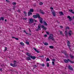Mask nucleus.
<instances>
[{"mask_svg": "<svg viewBox=\"0 0 74 74\" xmlns=\"http://www.w3.org/2000/svg\"><path fill=\"white\" fill-rule=\"evenodd\" d=\"M53 37V34H50V36L48 37V39L49 40H52V41H54L55 39H54Z\"/></svg>", "mask_w": 74, "mask_h": 74, "instance_id": "1", "label": "nucleus"}, {"mask_svg": "<svg viewBox=\"0 0 74 74\" xmlns=\"http://www.w3.org/2000/svg\"><path fill=\"white\" fill-rule=\"evenodd\" d=\"M40 14L38 13H37V14L36 15H34L33 16V17L35 19H36V18H40Z\"/></svg>", "mask_w": 74, "mask_h": 74, "instance_id": "2", "label": "nucleus"}, {"mask_svg": "<svg viewBox=\"0 0 74 74\" xmlns=\"http://www.w3.org/2000/svg\"><path fill=\"white\" fill-rule=\"evenodd\" d=\"M38 19L39 20V22L40 23L42 24L43 23V22H42V21H43V19L42 18H41V17L40 16V18H38Z\"/></svg>", "mask_w": 74, "mask_h": 74, "instance_id": "3", "label": "nucleus"}, {"mask_svg": "<svg viewBox=\"0 0 74 74\" xmlns=\"http://www.w3.org/2000/svg\"><path fill=\"white\" fill-rule=\"evenodd\" d=\"M40 30H41V24H39L38 26V28L36 29V31H38Z\"/></svg>", "mask_w": 74, "mask_h": 74, "instance_id": "4", "label": "nucleus"}, {"mask_svg": "<svg viewBox=\"0 0 74 74\" xmlns=\"http://www.w3.org/2000/svg\"><path fill=\"white\" fill-rule=\"evenodd\" d=\"M33 22H34V20L32 18H31L29 19V23L30 24L33 23Z\"/></svg>", "mask_w": 74, "mask_h": 74, "instance_id": "5", "label": "nucleus"}, {"mask_svg": "<svg viewBox=\"0 0 74 74\" xmlns=\"http://www.w3.org/2000/svg\"><path fill=\"white\" fill-rule=\"evenodd\" d=\"M67 18H69V21L70 22L72 21H73V19L71 18V17H70V16H67Z\"/></svg>", "mask_w": 74, "mask_h": 74, "instance_id": "6", "label": "nucleus"}, {"mask_svg": "<svg viewBox=\"0 0 74 74\" xmlns=\"http://www.w3.org/2000/svg\"><path fill=\"white\" fill-rule=\"evenodd\" d=\"M52 14L53 16H56V12L55 11V10L53 11Z\"/></svg>", "mask_w": 74, "mask_h": 74, "instance_id": "7", "label": "nucleus"}, {"mask_svg": "<svg viewBox=\"0 0 74 74\" xmlns=\"http://www.w3.org/2000/svg\"><path fill=\"white\" fill-rule=\"evenodd\" d=\"M69 60H70V59H68L67 60H66L65 59H64V62H65V63H69Z\"/></svg>", "mask_w": 74, "mask_h": 74, "instance_id": "8", "label": "nucleus"}, {"mask_svg": "<svg viewBox=\"0 0 74 74\" xmlns=\"http://www.w3.org/2000/svg\"><path fill=\"white\" fill-rule=\"evenodd\" d=\"M41 27L43 29H44L45 30L47 29V28L45 27V26L44 25H42L41 26Z\"/></svg>", "mask_w": 74, "mask_h": 74, "instance_id": "9", "label": "nucleus"}, {"mask_svg": "<svg viewBox=\"0 0 74 74\" xmlns=\"http://www.w3.org/2000/svg\"><path fill=\"white\" fill-rule=\"evenodd\" d=\"M68 69H69L70 70H72V71L73 70V68L70 65H69Z\"/></svg>", "mask_w": 74, "mask_h": 74, "instance_id": "10", "label": "nucleus"}, {"mask_svg": "<svg viewBox=\"0 0 74 74\" xmlns=\"http://www.w3.org/2000/svg\"><path fill=\"white\" fill-rule=\"evenodd\" d=\"M26 60H31V58L30 57H27L26 58Z\"/></svg>", "mask_w": 74, "mask_h": 74, "instance_id": "11", "label": "nucleus"}, {"mask_svg": "<svg viewBox=\"0 0 74 74\" xmlns=\"http://www.w3.org/2000/svg\"><path fill=\"white\" fill-rule=\"evenodd\" d=\"M31 58V59H33V60H34V59H36V57L34 56H32L31 55V56H30Z\"/></svg>", "mask_w": 74, "mask_h": 74, "instance_id": "12", "label": "nucleus"}, {"mask_svg": "<svg viewBox=\"0 0 74 74\" xmlns=\"http://www.w3.org/2000/svg\"><path fill=\"white\" fill-rule=\"evenodd\" d=\"M26 55H27V56H28L30 57V56H32V55H31V54L29 53L28 52H27Z\"/></svg>", "mask_w": 74, "mask_h": 74, "instance_id": "13", "label": "nucleus"}, {"mask_svg": "<svg viewBox=\"0 0 74 74\" xmlns=\"http://www.w3.org/2000/svg\"><path fill=\"white\" fill-rule=\"evenodd\" d=\"M43 25H45V26H48V24L45 22V21H43Z\"/></svg>", "mask_w": 74, "mask_h": 74, "instance_id": "14", "label": "nucleus"}, {"mask_svg": "<svg viewBox=\"0 0 74 74\" xmlns=\"http://www.w3.org/2000/svg\"><path fill=\"white\" fill-rule=\"evenodd\" d=\"M59 14L60 15H64V14H63V13L62 12H59Z\"/></svg>", "mask_w": 74, "mask_h": 74, "instance_id": "15", "label": "nucleus"}, {"mask_svg": "<svg viewBox=\"0 0 74 74\" xmlns=\"http://www.w3.org/2000/svg\"><path fill=\"white\" fill-rule=\"evenodd\" d=\"M69 56L71 59H74V56L72 55L71 54H69Z\"/></svg>", "mask_w": 74, "mask_h": 74, "instance_id": "16", "label": "nucleus"}, {"mask_svg": "<svg viewBox=\"0 0 74 74\" xmlns=\"http://www.w3.org/2000/svg\"><path fill=\"white\" fill-rule=\"evenodd\" d=\"M40 13H41V14H45V12H42V10H41V9L40 10Z\"/></svg>", "mask_w": 74, "mask_h": 74, "instance_id": "17", "label": "nucleus"}, {"mask_svg": "<svg viewBox=\"0 0 74 74\" xmlns=\"http://www.w3.org/2000/svg\"><path fill=\"white\" fill-rule=\"evenodd\" d=\"M10 66H12L13 67H16L17 66V65H15L14 64H13L12 63L10 64Z\"/></svg>", "mask_w": 74, "mask_h": 74, "instance_id": "18", "label": "nucleus"}, {"mask_svg": "<svg viewBox=\"0 0 74 74\" xmlns=\"http://www.w3.org/2000/svg\"><path fill=\"white\" fill-rule=\"evenodd\" d=\"M23 32H24V33H25L26 34H28L30 36H31V35H32V34H29V33H27L26 32L25 30H24Z\"/></svg>", "mask_w": 74, "mask_h": 74, "instance_id": "19", "label": "nucleus"}, {"mask_svg": "<svg viewBox=\"0 0 74 74\" xmlns=\"http://www.w3.org/2000/svg\"><path fill=\"white\" fill-rule=\"evenodd\" d=\"M28 16H30V15H32V13L31 12H29V11L28 12Z\"/></svg>", "mask_w": 74, "mask_h": 74, "instance_id": "20", "label": "nucleus"}, {"mask_svg": "<svg viewBox=\"0 0 74 74\" xmlns=\"http://www.w3.org/2000/svg\"><path fill=\"white\" fill-rule=\"evenodd\" d=\"M65 36L66 37H67V36H68V33H67V31H65Z\"/></svg>", "mask_w": 74, "mask_h": 74, "instance_id": "21", "label": "nucleus"}, {"mask_svg": "<svg viewBox=\"0 0 74 74\" xmlns=\"http://www.w3.org/2000/svg\"><path fill=\"white\" fill-rule=\"evenodd\" d=\"M69 62H70V63H71L73 64L74 63V61H71L70 60H69Z\"/></svg>", "mask_w": 74, "mask_h": 74, "instance_id": "22", "label": "nucleus"}, {"mask_svg": "<svg viewBox=\"0 0 74 74\" xmlns=\"http://www.w3.org/2000/svg\"><path fill=\"white\" fill-rule=\"evenodd\" d=\"M13 64L14 65H16V61L14 60Z\"/></svg>", "mask_w": 74, "mask_h": 74, "instance_id": "23", "label": "nucleus"}, {"mask_svg": "<svg viewBox=\"0 0 74 74\" xmlns=\"http://www.w3.org/2000/svg\"><path fill=\"white\" fill-rule=\"evenodd\" d=\"M29 12H34V10L33 9H31L30 10Z\"/></svg>", "mask_w": 74, "mask_h": 74, "instance_id": "24", "label": "nucleus"}, {"mask_svg": "<svg viewBox=\"0 0 74 74\" xmlns=\"http://www.w3.org/2000/svg\"><path fill=\"white\" fill-rule=\"evenodd\" d=\"M67 46H68V47L69 48V49L70 51H71V48H70V45L69 44H68L67 45Z\"/></svg>", "mask_w": 74, "mask_h": 74, "instance_id": "25", "label": "nucleus"}, {"mask_svg": "<svg viewBox=\"0 0 74 74\" xmlns=\"http://www.w3.org/2000/svg\"><path fill=\"white\" fill-rule=\"evenodd\" d=\"M49 48L51 49H53L54 48V47L53 46H49Z\"/></svg>", "mask_w": 74, "mask_h": 74, "instance_id": "26", "label": "nucleus"}, {"mask_svg": "<svg viewBox=\"0 0 74 74\" xmlns=\"http://www.w3.org/2000/svg\"><path fill=\"white\" fill-rule=\"evenodd\" d=\"M20 44L21 45H22V46H24L25 45V44L23 42H21L20 43Z\"/></svg>", "mask_w": 74, "mask_h": 74, "instance_id": "27", "label": "nucleus"}, {"mask_svg": "<svg viewBox=\"0 0 74 74\" xmlns=\"http://www.w3.org/2000/svg\"><path fill=\"white\" fill-rule=\"evenodd\" d=\"M44 44L45 45H48V43L46 42H45V43H44Z\"/></svg>", "mask_w": 74, "mask_h": 74, "instance_id": "28", "label": "nucleus"}, {"mask_svg": "<svg viewBox=\"0 0 74 74\" xmlns=\"http://www.w3.org/2000/svg\"><path fill=\"white\" fill-rule=\"evenodd\" d=\"M63 53L65 55H66V51H63Z\"/></svg>", "mask_w": 74, "mask_h": 74, "instance_id": "29", "label": "nucleus"}, {"mask_svg": "<svg viewBox=\"0 0 74 74\" xmlns=\"http://www.w3.org/2000/svg\"><path fill=\"white\" fill-rule=\"evenodd\" d=\"M67 45L68 44V45H69V44H70V41H69L68 40H67Z\"/></svg>", "mask_w": 74, "mask_h": 74, "instance_id": "30", "label": "nucleus"}, {"mask_svg": "<svg viewBox=\"0 0 74 74\" xmlns=\"http://www.w3.org/2000/svg\"><path fill=\"white\" fill-rule=\"evenodd\" d=\"M48 61H50V60L48 58H47L46 59V62H48Z\"/></svg>", "mask_w": 74, "mask_h": 74, "instance_id": "31", "label": "nucleus"}, {"mask_svg": "<svg viewBox=\"0 0 74 74\" xmlns=\"http://www.w3.org/2000/svg\"><path fill=\"white\" fill-rule=\"evenodd\" d=\"M59 32L60 33V34H62V35H63V32L62 31H59Z\"/></svg>", "mask_w": 74, "mask_h": 74, "instance_id": "32", "label": "nucleus"}, {"mask_svg": "<svg viewBox=\"0 0 74 74\" xmlns=\"http://www.w3.org/2000/svg\"><path fill=\"white\" fill-rule=\"evenodd\" d=\"M1 20H2V21H4V17H1Z\"/></svg>", "mask_w": 74, "mask_h": 74, "instance_id": "33", "label": "nucleus"}, {"mask_svg": "<svg viewBox=\"0 0 74 74\" xmlns=\"http://www.w3.org/2000/svg\"><path fill=\"white\" fill-rule=\"evenodd\" d=\"M25 43L27 45H29V42H26Z\"/></svg>", "mask_w": 74, "mask_h": 74, "instance_id": "34", "label": "nucleus"}, {"mask_svg": "<svg viewBox=\"0 0 74 74\" xmlns=\"http://www.w3.org/2000/svg\"><path fill=\"white\" fill-rule=\"evenodd\" d=\"M69 11H70V12H71V13H72V12H73V10H71V9H70V10H69Z\"/></svg>", "mask_w": 74, "mask_h": 74, "instance_id": "35", "label": "nucleus"}, {"mask_svg": "<svg viewBox=\"0 0 74 74\" xmlns=\"http://www.w3.org/2000/svg\"><path fill=\"white\" fill-rule=\"evenodd\" d=\"M46 34H47L48 35H49V33L48 32H47V31H46Z\"/></svg>", "mask_w": 74, "mask_h": 74, "instance_id": "36", "label": "nucleus"}, {"mask_svg": "<svg viewBox=\"0 0 74 74\" xmlns=\"http://www.w3.org/2000/svg\"><path fill=\"white\" fill-rule=\"evenodd\" d=\"M52 64H53V66H55V62H54L53 61L52 62Z\"/></svg>", "mask_w": 74, "mask_h": 74, "instance_id": "37", "label": "nucleus"}, {"mask_svg": "<svg viewBox=\"0 0 74 74\" xmlns=\"http://www.w3.org/2000/svg\"><path fill=\"white\" fill-rule=\"evenodd\" d=\"M39 58H44V56H39Z\"/></svg>", "mask_w": 74, "mask_h": 74, "instance_id": "38", "label": "nucleus"}, {"mask_svg": "<svg viewBox=\"0 0 74 74\" xmlns=\"http://www.w3.org/2000/svg\"><path fill=\"white\" fill-rule=\"evenodd\" d=\"M12 4L13 5H16V3L15 2L13 3Z\"/></svg>", "mask_w": 74, "mask_h": 74, "instance_id": "39", "label": "nucleus"}, {"mask_svg": "<svg viewBox=\"0 0 74 74\" xmlns=\"http://www.w3.org/2000/svg\"><path fill=\"white\" fill-rule=\"evenodd\" d=\"M43 3L42 2H40L39 3V5H42Z\"/></svg>", "mask_w": 74, "mask_h": 74, "instance_id": "40", "label": "nucleus"}, {"mask_svg": "<svg viewBox=\"0 0 74 74\" xmlns=\"http://www.w3.org/2000/svg\"><path fill=\"white\" fill-rule=\"evenodd\" d=\"M66 29H70V28H69V27H66Z\"/></svg>", "mask_w": 74, "mask_h": 74, "instance_id": "41", "label": "nucleus"}, {"mask_svg": "<svg viewBox=\"0 0 74 74\" xmlns=\"http://www.w3.org/2000/svg\"><path fill=\"white\" fill-rule=\"evenodd\" d=\"M69 36H71V33L69 32Z\"/></svg>", "mask_w": 74, "mask_h": 74, "instance_id": "42", "label": "nucleus"}, {"mask_svg": "<svg viewBox=\"0 0 74 74\" xmlns=\"http://www.w3.org/2000/svg\"><path fill=\"white\" fill-rule=\"evenodd\" d=\"M56 22L58 23H60V22H59V21L58 20H57L56 21Z\"/></svg>", "mask_w": 74, "mask_h": 74, "instance_id": "43", "label": "nucleus"}, {"mask_svg": "<svg viewBox=\"0 0 74 74\" xmlns=\"http://www.w3.org/2000/svg\"><path fill=\"white\" fill-rule=\"evenodd\" d=\"M7 47H5V49L4 50L5 51H7Z\"/></svg>", "mask_w": 74, "mask_h": 74, "instance_id": "44", "label": "nucleus"}, {"mask_svg": "<svg viewBox=\"0 0 74 74\" xmlns=\"http://www.w3.org/2000/svg\"><path fill=\"white\" fill-rule=\"evenodd\" d=\"M47 67H49V63H48L47 64Z\"/></svg>", "mask_w": 74, "mask_h": 74, "instance_id": "45", "label": "nucleus"}, {"mask_svg": "<svg viewBox=\"0 0 74 74\" xmlns=\"http://www.w3.org/2000/svg\"><path fill=\"white\" fill-rule=\"evenodd\" d=\"M36 52L37 53H40V51H39L38 50H36Z\"/></svg>", "mask_w": 74, "mask_h": 74, "instance_id": "46", "label": "nucleus"}, {"mask_svg": "<svg viewBox=\"0 0 74 74\" xmlns=\"http://www.w3.org/2000/svg\"><path fill=\"white\" fill-rule=\"evenodd\" d=\"M33 49H34V50H35V51H36L37 50V49H36L34 47L33 48Z\"/></svg>", "mask_w": 74, "mask_h": 74, "instance_id": "47", "label": "nucleus"}, {"mask_svg": "<svg viewBox=\"0 0 74 74\" xmlns=\"http://www.w3.org/2000/svg\"><path fill=\"white\" fill-rule=\"evenodd\" d=\"M15 38L16 40H19V38Z\"/></svg>", "mask_w": 74, "mask_h": 74, "instance_id": "48", "label": "nucleus"}, {"mask_svg": "<svg viewBox=\"0 0 74 74\" xmlns=\"http://www.w3.org/2000/svg\"><path fill=\"white\" fill-rule=\"evenodd\" d=\"M52 60V61H54V62H55V59H53Z\"/></svg>", "mask_w": 74, "mask_h": 74, "instance_id": "49", "label": "nucleus"}, {"mask_svg": "<svg viewBox=\"0 0 74 74\" xmlns=\"http://www.w3.org/2000/svg\"><path fill=\"white\" fill-rule=\"evenodd\" d=\"M34 68H36V67H37V65H34Z\"/></svg>", "mask_w": 74, "mask_h": 74, "instance_id": "50", "label": "nucleus"}, {"mask_svg": "<svg viewBox=\"0 0 74 74\" xmlns=\"http://www.w3.org/2000/svg\"><path fill=\"white\" fill-rule=\"evenodd\" d=\"M42 66L43 67H44V66H45V65H44V64H42Z\"/></svg>", "mask_w": 74, "mask_h": 74, "instance_id": "51", "label": "nucleus"}, {"mask_svg": "<svg viewBox=\"0 0 74 74\" xmlns=\"http://www.w3.org/2000/svg\"><path fill=\"white\" fill-rule=\"evenodd\" d=\"M6 1L8 3L9 2H10V1H9V0H6Z\"/></svg>", "mask_w": 74, "mask_h": 74, "instance_id": "52", "label": "nucleus"}, {"mask_svg": "<svg viewBox=\"0 0 74 74\" xmlns=\"http://www.w3.org/2000/svg\"><path fill=\"white\" fill-rule=\"evenodd\" d=\"M44 36L45 37H47V35L46 34Z\"/></svg>", "mask_w": 74, "mask_h": 74, "instance_id": "53", "label": "nucleus"}, {"mask_svg": "<svg viewBox=\"0 0 74 74\" xmlns=\"http://www.w3.org/2000/svg\"><path fill=\"white\" fill-rule=\"evenodd\" d=\"M69 33H72V31L71 30H70L69 32Z\"/></svg>", "mask_w": 74, "mask_h": 74, "instance_id": "54", "label": "nucleus"}, {"mask_svg": "<svg viewBox=\"0 0 74 74\" xmlns=\"http://www.w3.org/2000/svg\"><path fill=\"white\" fill-rule=\"evenodd\" d=\"M23 19L24 20H26V19H27V18H23Z\"/></svg>", "mask_w": 74, "mask_h": 74, "instance_id": "55", "label": "nucleus"}, {"mask_svg": "<svg viewBox=\"0 0 74 74\" xmlns=\"http://www.w3.org/2000/svg\"><path fill=\"white\" fill-rule=\"evenodd\" d=\"M24 13L25 14H27V12L25 11L24 12Z\"/></svg>", "mask_w": 74, "mask_h": 74, "instance_id": "56", "label": "nucleus"}, {"mask_svg": "<svg viewBox=\"0 0 74 74\" xmlns=\"http://www.w3.org/2000/svg\"><path fill=\"white\" fill-rule=\"evenodd\" d=\"M34 21L35 22H37V20H34Z\"/></svg>", "mask_w": 74, "mask_h": 74, "instance_id": "57", "label": "nucleus"}, {"mask_svg": "<svg viewBox=\"0 0 74 74\" xmlns=\"http://www.w3.org/2000/svg\"><path fill=\"white\" fill-rule=\"evenodd\" d=\"M60 27H61V28H62V29L63 28V26H60Z\"/></svg>", "mask_w": 74, "mask_h": 74, "instance_id": "58", "label": "nucleus"}, {"mask_svg": "<svg viewBox=\"0 0 74 74\" xmlns=\"http://www.w3.org/2000/svg\"><path fill=\"white\" fill-rule=\"evenodd\" d=\"M50 8H51V10H53V8H52V7H51Z\"/></svg>", "mask_w": 74, "mask_h": 74, "instance_id": "59", "label": "nucleus"}, {"mask_svg": "<svg viewBox=\"0 0 74 74\" xmlns=\"http://www.w3.org/2000/svg\"><path fill=\"white\" fill-rule=\"evenodd\" d=\"M0 71H2V69L1 68L0 69Z\"/></svg>", "mask_w": 74, "mask_h": 74, "instance_id": "60", "label": "nucleus"}, {"mask_svg": "<svg viewBox=\"0 0 74 74\" xmlns=\"http://www.w3.org/2000/svg\"><path fill=\"white\" fill-rule=\"evenodd\" d=\"M17 11L19 12H20V10H17Z\"/></svg>", "mask_w": 74, "mask_h": 74, "instance_id": "61", "label": "nucleus"}, {"mask_svg": "<svg viewBox=\"0 0 74 74\" xmlns=\"http://www.w3.org/2000/svg\"><path fill=\"white\" fill-rule=\"evenodd\" d=\"M29 32H31V30H30V28H29Z\"/></svg>", "mask_w": 74, "mask_h": 74, "instance_id": "62", "label": "nucleus"}, {"mask_svg": "<svg viewBox=\"0 0 74 74\" xmlns=\"http://www.w3.org/2000/svg\"><path fill=\"white\" fill-rule=\"evenodd\" d=\"M34 25H36V23H34Z\"/></svg>", "mask_w": 74, "mask_h": 74, "instance_id": "63", "label": "nucleus"}, {"mask_svg": "<svg viewBox=\"0 0 74 74\" xmlns=\"http://www.w3.org/2000/svg\"><path fill=\"white\" fill-rule=\"evenodd\" d=\"M72 14H74V12H72Z\"/></svg>", "mask_w": 74, "mask_h": 74, "instance_id": "64", "label": "nucleus"}]
</instances>
